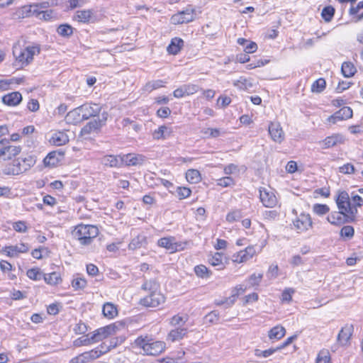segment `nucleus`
I'll use <instances>...</instances> for the list:
<instances>
[{
	"label": "nucleus",
	"instance_id": "obj_1",
	"mask_svg": "<svg viewBox=\"0 0 363 363\" xmlns=\"http://www.w3.org/2000/svg\"><path fill=\"white\" fill-rule=\"evenodd\" d=\"M339 210L347 213V220L354 222L357 214V208L363 205V199L358 195L351 194L350 196L348 193L342 191H340L335 199Z\"/></svg>",
	"mask_w": 363,
	"mask_h": 363
},
{
	"label": "nucleus",
	"instance_id": "obj_2",
	"mask_svg": "<svg viewBox=\"0 0 363 363\" xmlns=\"http://www.w3.org/2000/svg\"><path fill=\"white\" fill-rule=\"evenodd\" d=\"M142 289L148 294L140 300V304L145 307H157L165 301L164 296L160 291L159 283L155 280H147L142 286Z\"/></svg>",
	"mask_w": 363,
	"mask_h": 363
},
{
	"label": "nucleus",
	"instance_id": "obj_3",
	"mask_svg": "<svg viewBox=\"0 0 363 363\" xmlns=\"http://www.w3.org/2000/svg\"><path fill=\"white\" fill-rule=\"evenodd\" d=\"M40 48L37 45H21L20 43H16L13 46V55L16 62L21 66H27L33 60L35 55L40 53Z\"/></svg>",
	"mask_w": 363,
	"mask_h": 363
},
{
	"label": "nucleus",
	"instance_id": "obj_4",
	"mask_svg": "<svg viewBox=\"0 0 363 363\" xmlns=\"http://www.w3.org/2000/svg\"><path fill=\"white\" fill-rule=\"evenodd\" d=\"M99 233V228L94 225L79 224L72 231V237L82 245H89Z\"/></svg>",
	"mask_w": 363,
	"mask_h": 363
},
{
	"label": "nucleus",
	"instance_id": "obj_5",
	"mask_svg": "<svg viewBox=\"0 0 363 363\" xmlns=\"http://www.w3.org/2000/svg\"><path fill=\"white\" fill-rule=\"evenodd\" d=\"M134 345L136 347L142 350L143 354L146 355H158L166 349V343L164 341L153 340L147 337H138L135 340Z\"/></svg>",
	"mask_w": 363,
	"mask_h": 363
},
{
	"label": "nucleus",
	"instance_id": "obj_6",
	"mask_svg": "<svg viewBox=\"0 0 363 363\" xmlns=\"http://www.w3.org/2000/svg\"><path fill=\"white\" fill-rule=\"evenodd\" d=\"M109 348L104 345L83 352L72 358L69 363H91L95 359L99 358L102 354L106 353Z\"/></svg>",
	"mask_w": 363,
	"mask_h": 363
},
{
	"label": "nucleus",
	"instance_id": "obj_7",
	"mask_svg": "<svg viewBox=\"0 0 363 363\" xmlns=\"http://www.w3.org/2000/svg\"><path fill=\"white\" fill-rule=\"evenodd\" d=\"M196 17V10L191 6L186 8L185 10L174 14L171 17V23L174 25L188 23L193 21Z\"/></svg>",
	"mask_w": 363,
	"mask_h": 363
},
{
	"label": "nucleus",
	"instance_id": "obj_8",
	"mask_svg": "<svg viewBox=\"0 0 363 363\" xmlns=\"http://www.w3.org/2000/svg\"><path fill=\"white\" fill-rule=\"evenodd\" d=\"M9 141L6 139L0 140V144L4 146L0 148V161L10 160L17 156L21 151L20 146L9 145Z\"/></svg>",
	"mask_w": 363,
	"mask_h": 363
},
{
	"label": "nucleus",
	"instance_id": "obj_9",
	"mask_svg": "<svg viewBox=\"0 0 363 363\" xmlns=\"http://www.w3.org/2000/svg\"><path fill=\"white\" fill-rule=\"evenodd\" d=\"M157 245L161 247L165 248L171 253H174L183 250L186 247L187 242H177L174 237H164L158 240Z\"/></svg>",
	"mask_w": 363,
	"mask_h": 363
},
{
	"label": "nucleus",
	"instance_id": "obj_10",
	"mask_svg": "<svg viewBox=\"0 0 363 363\" xmlns=\"http://www.w3.org/2000/svg\"><path fill=\"white\" fill-rule=\"evenodd\" d=\"M108 114L107 113H103L101 114V118L97 120H94L89 122L86 125H84L81 130V135L82 136H87L90 134L97 133L101 127L104 125L105 122L107 120Z\"/></svg>",
	"mask_w": 363,
	"mask_h": 363
},
{
	"label": "nucleus",
	"instance_id": "obj_11",
	"mask_svg": "<svg viewBox=\"0 0 363 363\" xmlns=\"http://www.w3.org/2000/svg\"><path fill=\"white\" fill-rule=\"evenodd\" d=\"M312 219L308 213H301L293 220L294 228L299 233L305 232L312 227Z\"/></svg>",
	"mask_w": 363,
	"mask_h": 363
},
{
	"label": "nucleus",
	"instance_id": "obj_12",
	"mask_svg": "<svg viewBox=\"0 0 363 363\" xmlns=\"http://www.w3.org/2000/svg\"><path fill=\"white\" fill-rule=\"evenodd\" d=\"M257 254L255 246L250 245L245 250H240L232 256V261L234 263L241 264L247 262Z\"/></svg>",
	"mask_w": 363,
	"mask_h": 363
},
{
	"label": "nucleus",
	"instance_id": "obj_13",
	"mask_svg": "<svg viewBox=\"0 0 363 363\" xmlns=\"http://www.w3.org/2000/svg\"><path fill=\"white\" fill-rule=\"evenodd\" d=\"M117 326L115 324L109 325L106 327L100 328L91 333V340L94 342H98L102 340L113 335L116 333Z\"/></svg>",
	"mask_w": 363,
	"mask_h": 363
},
{
	"label": "nucleus",
	"instance_id": "obj_14",
	"mask_svg": "<svg viewBox=\"0 0 363 363\" xmlns=\"http://www.w3.org/2000/svg\"><path fill=\"white\" fill-rule=\"evenodd\" d=\"M259 199L262 204L267 208H273L277 203V199L273 191L266 188L259 189Z\"/></svg>",
	"mask_w": 363,
	"mask_h": 363
},
{
	"label": "nucleus",
	"instance_id": "obj_15",
	"mask_svg": "<svg viewBox=\"0 0 363 363\" xmlns=\"http://www.w3.org/2000/svg\"><path fill=\"white\" fill-rule=\"evenodd\" d=\"M24 172H26L25 166L21 158L13 160L3 169V173L7 175H18Z\"/></svg>",
	"mask_w": 363,
	"mask_h": 363
},
{
	"label": "nucleus",
	"instance_id": "obj_16",
	"mask_svg": "<svg viewBox=\"0 0 363 363\" xmlns=\"http://www.w3.org/2000/svg\"><path fill=\"white\" fill-rule=\"evenodd\" d=\"M268 131L272 140L275 143H281L284 140V133L279 122H270Z\"/></svg>",
	"mask_w": 363,
	"mask_h": 363
},
{
	"label": "nucleus",
	"instance_id": "obj_17",
	"mask_svg": "<svg viewBox=\"0 0 363 363\" xmlns=\"http://www.w3.org/2000/svg\"><path fill=\"white\" fill-rule=\"evenodd\" d=\"M199 90L198 85L192 84H183L173 92L175 98L180 99L186 96L192 95Z\"/></svg>",
	"mask_w": 363,
	"mask_h": 363
},
{
	"label": "nucleus",
	"instance_id": "obj_18",
	"mask_svg": "<svg viewBox=\"0 0 363 363\" xmlns=\"http://www.w3.org/2000/svg\"><path fill=\"white\" fill-rule=\"evenodd\" d=\"M50 6L48 1H43L38 4H33L23 7V12L26 13L27 15L38 16L42 13V11L45 9H48Z\"/></svg>",
	"mask_w": 363,
	"mask_h": 363
},
{
	"label": "nucleus",
	"instance_id": "obj_19",
	"mask_svg": "<svg viewBox=\"0 0 363 363\" xmlns=\"http://www.w3.org/2000/svg\"><path fill=\"white\" fill-rule=\"evenodd\" d=\"M353 111L350 107L345 106L335 112L333 116H330L328 121L333 124L337 121L347 120L352 117Z\"/></svg>",
	"mask_w": 363,
	"mask_h": 363
},
{
	"label": "nucleus",
	"instance_id": "obj_20",
	"mask_svg": "<svg viewBox=\"0 0 363 363\" xmlns=\"http://www.w3.org/2000/svg\"><path fill=\"white\" fill-rule=\"evenodd\" d=\"M345 143V138L341 134H333L330 136L325 138L324 140L319 142L321 147L328 149Z\"/></svg>",
	"mask_w": 363,
	"mask_h": 363
},
{
	"label": "nucleus",
	"instance_id": "obj_21",
	"mask_svg": "<svg viewBox=\"0 0 363 363\" xmlns=\"http://www.w3.org/2000/svg\"><path fill=\"white\" fill-rule=\"evenodd\" d=\"M82 116L84 120L96 116L101 111V107L96 104H86L79 106Z\"/></svg>",
	"mask_w": 363,
	"mask_h": 363
},
{
	"label": "nucleus",
	"instance_id": "obj_22",
	"mask_svg": "<svg viewBox=\"0 0 363 363\" xmlns=\"http://www.w3.org/2000/svg\"><path fill=\"white\" fill-rule=\"evenodd\" d=\"M347 213L339 210V211H333L327 217L328 221L334 225H340L345 222H350L347 218Z\"/></svg>",
	"mask_w": 363,
	"mask_h": 363
},
{
	"label": "nucleus",
	"instance_id": "obj_23",
	"mask_svg": "<svg viewBox=\"0 0 363 363\" xmlns=\"http://www.w3.org/2000/svg\"><path fill=\"white\" fill-rule=\"evenodd\" d=\"M173 133L172 128L167 125H161L152 133V138L155 140H166L171 137Z\"/></svg>",
	"mask_w": 363,
	"mask_h": 363
},
{
	"label": "nucleus",
	"instance_id": "obj_24",
	"mask_svg": "<svg viewBox=\"0 0 363 363\" xmlns=\"http://www.w3.org/2000/svg\"><path fill=\"white\" fill-rule=\"evenodd\" d=\"M50 143L56 146L64 145L69 142V137L64 131H56L49 139Z\"/></svg>",
	"mask_w": 363,
	"mask_h": 363
},
{
	"label": "nucleus",
	"instance_id": "obj_25",
	"mask_svg": "<svg viewBox=\"0 0 363 363\" xmlns=\"http://www.w3.org/2000/svg\"><path fill=\"white\" fill-rule=\"evenodd\" d=\"M353 327L351 325H345L340 331L337 336V341L341 345H346L352 335Z\"/></svg>",
	"mask_w": 363,
	"mask_h": 363
},
{
	"label": "nucleus",
	"instance_id": "obj_26",
	"mask_svg": "<svg viewBox=\"0 0 363 363\" xmlns=\"http://www.w3.org/2000/svg\"><path fill=\"white\" fill-rule=\"evenodd\" d=\"M247 288V286L244 284L235 286L231 291V296L226 298L225 301H223V303H227L229 306L233 305L235 302L237 298L240 295L242 294Z\"/></svg>",
	"mask_w": 363,
	"mask_h": 363
},
{
	"label": "nucleus",
	"instance_id": "obj_27",
	"mask_svg": "<svg viewBox=\"0 0 363 363\" xmlns=\"http://www.w3.org/2000/svg\"><path fill=\"white\" fill-rule=\"evenodd\" d=\"M144 160L145 157L143 155L133 153L125 155L121 157V161L128 166L141 164Z\"/></svg>",
	"mask_w": 363,
	"mask_h": 363
},
{
	"label": "nucleus",
	"instance_id": "obj_28",
	"mask_svg": "<svg viewBox=\"0 0 363 363\" xmlns=\"http://www.w3.org/2000/svg\"><path fill=\"white\" fill-rule=\"evenodd\" d=\"M28 247L24 243H20L16 245L6 247L4 250L6 255L9 257H16L20 253L28 252Z\"/></svg>",
	"mask_w": 363,
	"mask_h": 363
},
{
	"label": "nucleus",
	"instance_id": "obj_29",
	"mask_svg": "<svg viewBox=\"0 0 363 363\" xmlns=\"http://www.w3.org/2000/svg\"><path fill=\"white\" fill-rule=\"evenodd\" d=\"M22 101V95L18 91H14L4 95L2 101L4 104L10 106H17Z\"/></svg>",
	"mask_w": 363,
	"mask_h": 363
},
{
	"label": "nucleus",
	"instance_id": "obj_30",
	"mask_svg": "<svg viewBox=\"0 0 363 363\" xmlns=\"http://www.w3.org/2000/svg\"><path fill=\"white\" fill-rule=\"evenodd\" d=\"M187 333V329L185 328H177L171 330L167 336V340L172 342L182 340Z\"/></svg>",
	"mask_w": 363,
	"mask_h": 363
},
{
	"label": "nucleus",
	"instance_id": "obj_31",
	"mask_svg": "<svg viewBox=\"0 0 363 363\" xmlns=\"http://www.w3.org/2000/svg\"><path fill=\"white\" fill-rule=\"evenodd\" d=\"M73 18L80 23H89L94 18V11L91 9L77 11Z\"/></svg>",
	"mask_w": 363,
	"mask_h": 363
},
{
	"label": "nucleus",
	"instance_id": "obj_32",
	"mask_svg": "<svg viewBox=\"0 0 363 363\" xmlns=\"http://www.w3.org/2000/svg\"><path fill=\"white\" fill-rule=\"evenodd\" d=\"M66 121L68 123L76 124L84 120L82 116L79 107L69 111L66 116Z\"/></svg>",
	"mask_w": 363,
	"mask_h": 363
},
{
	"label": "nucleus",
	"instance_id": "obj_33",
	"mask_svg": "<svg viewBox=\"0 0 363 363\" xmlns=\"http://www.w3.org/2000/svg\"><path fill=\"white\" fill-rule=\"evenodd\" d=\"M43 279L46 284L51 286H56L62 283V279L61 274L54 272L49 274H44Z\"/></svg>",
	"mask_w": 363,
	"mask_h": 363
},
{
	"label": "nucleus",
	"instance_id": "obj_34",
	"mask_svg": "<svg viewBox=\"0 0 363 363\" xmlns=\"http://www.w3.org/2000/svg\"><path fill=\"white\" fill-rule=\"evenodd\" d=\"M166 84V81H163L161 79L150 81L147 82L143 87V91L144 92L150 93L153 90L164 87Z\"/></svg>",
	"mask_w": 363,
	"mask_h": 363
},
{
	"label": "nucleus",
	"instance_id": "obj_35",
	"mask_svg": "<svg viewBox=\"0 0 363 363\" xmlns=\"http://www.w3.org/2000/svg\"><path fill=\"white\" fill-rule=\"evenodd\" d=\"M286 334L285 328L280 325H277L272 328L268 333V337L270 340H279L281 339Z\"/></svg>",
	"mask_w": 363,
	"mask_h": 363
},
{
	"label": "nucleus",
	"instance_id": "obj_36",
	"mask_svg": "<svg viewBox=\"0 0 363 363\" xmlns=\"http://www.w3.org/2000/svg\"><path fill=\"white\" fill-rule=\"evenodd\" d=\"M184 45V41L179 38H174L167 47V51L172 55H177Z\"/></svg>",
	"mask_w": 363,
	"mask_h": 363
},
{
	"label": "nucleus",
	"instance_id": "obj_37",
	"mask_svg": "<svg viewBox=\"0 0 363 363\" xmlns=\"http://www.w3.org/2000/svg\"><path fill=\"white\" fill-rule=\"evenodd\" d=\"M147 243V238L143 234H140L133 238L128 245L130 250H136L140 248Z\"/></svg>",
	"mask_w": 363,
	"mask_h": 363
},
{
	"label": "nucleus",
	"instance_id": "obj_38",
	"mask_svg": "<svg viewBox=\"0 0 363 363\" xmlns=\"http://www.w3.org/2000/svg\"><path fill=\"white\" fill-rule=\"evenodd\" d=\"M102 312L104 315L108 319L113 318L118 314L116 306L111 303H106L104 305Z\"/></svg>",
	"mask_w": 363,
	"mask_h": 363
},
{
	"label": "nucleus",
	"instance_id": "obj_39",
	"mask_svg": "<svg viewBox=\"0 0 363 363\" xmlns=\"http://www.w3.org/2000/svg\"><path fill=\"white\" fill-rule=\"evenodd\" d=\"M186 179L191 184H198L201 180V176L199 170L191 169L186 172Z\"/></svg>",
	"mask_w": 363,
	"mask_h": 363
},
{
	"label": "nucleus",
	"instance_id": "obj_40",
	"mask_svg": "<svg viewBox=\"0 0 363 363\" xmlns=\"http://www.w3.org/2000/svg\"><path fill=\"white\" fill-rule=\"evenodd\" d=\"M342 73L345 77H352L357 72L354 65L350 62H345L341 67Z\"/></svg>",
	"mask_w": 363,
	"mask_h": 363
},
{
	"label": "nucleus",
	"instance_id": "obj_41",
	"mask_svg": "<svg viewBox=\"0 0 363 363\" xmlns=\"http://www.w3.org/2000/svg\"><path fill=\"white\" fill-rule=\"evenodd\" d=\"M262 278V273H253L245 280L246 285L248 288L257 286L259 285Z\"/></svg>",
	"mask_w": 363,
	"mask_h": 363
},
{
	"label": "nucleus",
	"instance_id": "obj_42",
	"mask_svg": "<svg viewBox=\"0 0 363 363\" xmlns=\"http://www.w3.org/2000/svg\"><path fill=\"white\" fill-rule=\"evenodd\" d=\"M208 262L212 266L218 267L219 269L224 268L222 253H220V252L214 253L211 257H209Z\"/></svg>",
	"mask_w": 363,
	"mask_h": 363
},
{
	"label": "nucleus",
	"instance_id": "obj_43",
	"mask_svg": "<svg viewBox=\"0 0 363 363\" xmlns=\"http://www.w3.org/2000/svg\"><path fill=\"white\" fill-rule=\"evenodd\" d=\"M101 163L107 167H116L119 165L120 160L113 155H106L101 159Z\"/></svg>",
	"mask_w": 363,
	"mask_h": 363
},
{
	"label": "nucleus",
	"instance_id": "obj_44",
	"mask_svg": "<svg viewBox=\"0 0 363 363\" xmlns=\"http://www.w3.org/2000/svg\"><path fill=\"white\" fill-rule=\"evenodd\" d=\"M28 277L33 281H39L43 278L44 274L38 267L30 269L26 273Z\"/></svg>",
	"mask_w": 363,
	"mask_h": 363
},
{
	"label": "nucleus",
	"instance_id": "obj_45",
	"mask_svg": "<svg viewBox=\"0 0 363 363\" xmlns=\"http://www.w3.org/2000/svg\"><path fill=\"white\" fill-rule=\"evenodd\" d=\"M21 79H0V92L9 90L13 83L19 84Z\"/></svg>",
	"mask_w": 363,
	"mask_h": 363
},
{
	"label": "nucleus",
	"instance_id": "obj_46",
	"mask_svg": "<svg viewBox=\"0 0 363 363\" xmlns=\"http://www.w3.org/2000/svg\"><path fill=\"white\" fill-rule=\"evenodd\" d=\"M325 80L323 78H320L311 85V91L313 93H320L325 89Z\"/></svg>",
	"mask_w": 363,
	"mask_h": 363
},
{
	"label": "nucleus",
	"instance_id": "obj_47",
	"mask_svg": "<svg viewBox=\"0 0 363 363\" xmlns=\"http://www.w3.org/2000/svg\"><path fill=\"white\" fill-rule=\"evenodd\" d=\"M86 286V281L84 278L81 277L79 275L74 277L72 281V286L75 290L83 289Z\"/></svg>",
	"mask_w": 363,
	"mask_h": 363
},
{
	"label": "nucleus",
	"instance_id": "obj_48",
	"mask_svg": "<svg viewBox=\"0 0 363 363\" xmlns=\"http://www.w3.org/2000/svg\"><path fill=\"white\" fill-rule=\"evenodd\" d=\"M277 351L276 348H269L265 350H261L259 349H255L254 350V354L258 358H267L274 354Z\"/></svg>",
	"mask_w": 363,
	"mask_h": 363
},
{
	"label": "nucleus",
	"instance_id": "obj_49",
	"mask_svg": "<svg viewBox=\"0 0 363 363\" xmlns=\"http://www.w3.org/2000/svg\"><path fill=\"white\" fill-rule=\"evenodd\" d=\"M57 32L62 37H69L73 33V28L69 25L62 24L57 28Z\"/></svg>",
	"mask_w": 363,
	"mask_h": 363
},
{
	"label": "nucleus",
	"instance_id": "obj_50",
	"mask_svg": "<svg viewBox=\"0 0 363 363\" xmlns=\"http://www.w3.org/2000/svg\"><path fill=\"white\" fill-rule=\"evenodd\" d=\"M204 137L207 138H218L220 135V130L218 128H206L201 130Z\"/></svg>",
	"mask_w": 363,
	"mask_h": 363
},
{
	"label": "nucleus",
	"instance_id": "obj_51",
	"mask_svg": "<svg viewBox=\"0 0 363 363\" xmlns=\"http://www.w3.org/2000/svg\"><path fill=\"white\" fill-rule=\"evenodd\" d=\"M235 86L239 89L245 90L252 87V84L245 77H240L239 79L233 82Z\"/></svg>",
	"mask_w": 363,
	"mask_h": 363
},
{
	"label": "nucleus",
	"instance_id": "obj_52",
	"mask_svg": "<svg viewBox=\"0 0 363 363\" xmlns=\"http://www.w3.org/2000/svg\"><path fill=\"white\" fill-rule=\"evenodd\" d=\"M334 13L335 9L332 6H326L322 10L321 16L326 22H330L333 18Z\"/></svg>",
	"mask_w": 363,
	"mask_h": 363
},
{
	"label": "nucleus",
	"instance_id": "obj_53",
	"mask_svg": "<svg viewBox=\"0 0 363 363\" xmlns=\"http://www.w3.org/2000/svg\"><path fill=\"white\" fill-rule=\"evenodd\" d=\"M329 211L330 208L326 204L316 203L313 206V211L318 216H323L328 213Z\"/></svg>",
	"mask_w": 363,
	"mask_h": 363
},
{
	"label": "nucleus",
	"instance_id": "obj_54",
	"mask_svg": "<svg viewBox=\"0 0 363 363\" xmlns=\"http://www.w3.org/2000/svg\"><path fill=\"white\" fill-rule=\"evenodd\" d=\"M194 272L196 274L201 278H207L209 277V272L208 268L204 265H198L195 267Z\"/></svg>",
	"mask_w": 363,
	"mask_h": 363
},
{
	"label": "nucleus",
	"instance_id": "obj_55",
	"mask_svg": "<svg viewBox=\"0 0 363 363\" xmlns=\"http://www.w3.org/2000/svg\"><path fill=\"white\" fill-rule=\"evenodd\" d=\"M340 234L342 238L350 239L354 236V230L353 227L350 225H346L342 228Z\"/></svg>",
	"mask_w": 363,
	"mask_h": 363
},
{
	"label": "nucleus",
	"instance_id": "obj_56",
	"mask_svg": "<svg viewBox=\"0 0 363 363\" xmlns=\"http://www.w3.org/2000/svg\"><path fill=\"white\" fill-rule=\"evenodd\" d=\"M235 184L234 179L230 177H225L217 180V185L222 187L232 186Z\"/></svg>",
	"mask_w": 363,
	"mask_h": 363
},
{
	"label": "nucleus",
	"instance_id": "obj_57",
	"mask_svg": "<svg viewBox=\"0 0 363 363\" xmlns=\"http://www.w3.org/2000/svg\"><path fill=\"white\" fill-rule=\"evenodd\" d=\"M204 319L206 323H216L219 320V313L216 311H211L205 316Z\"/></svg>",
	"mask_w": 363,
	"mask_h": 363
},
{
	"label": "nucleus",
	"instance_id": "obj_58",
	"mask_svg": "<svg viewBox=\"0 0 363 363\" xmlns=\"http://www.w3.org/2000/svg\"><path fill=\"white\" fill-rule=\"evenodd\" d=\"M279 275V267L277 264H272L269 266L267 272V276L269 279H276Z\"/></svg>",
	"mask_w": 363,
	"mask_h": 363
},
{
	"label": "nucleus",
	"instance_id": "obj_59",
	"mask_svg": "<svg viewBox=\"0 0 363 363\" xmlns=\"http://www.w3.org/2000/svg\"><path fill=\"white\" fill-rule=\"evenodd\" d=\"M241 212L238 210L230 212L226 216V220L229 223L237 221L241 218Z\"/></svg>",
	"mask_w": 363,
	"mask_h": 363
},
{
	"label": "nucleus",
	"instance_id": "obj_60",
	"mask_svg": "<svg viewBox=\"0 0 363 363\" xmlns=\"http://www.w3.org/2000/svg\"><path fill=\"white\" fill-rule=\"evenodd\" d=\"M13 228L18 233H26L28 230L26 223L21 220L13 223Z\"/></svg>",
	"mask_w": 363,
	"mask_h": 363
},
{
	"label": "nucleus",
	"instance_id": "obj_61",
	"mask_svg": "<svg viewBox=\"0 0 363 363\" xmlns=\"http://www.w3.org/2000/svg\"><path fill=\"white\" fill-rule=\"evenodd\" d=\"M177 193L179 199H184L191 195V191L187 187H178Z\"/></svg>",
	"mask_w": 363,
	"mask_h": 363
},
{
	"label": "nucleus",
	"instance_id": "obj_62",
	"mask_svg": "<svg viewBox=\"0 0 363 363\" xmlns=\"http://www.w3.org/2000/svg\"><path fill=\"white\" fill-rule=\"evenodd\" d=\"M54 17H55V13L54 11L47 9L42 11V13H40V15L38 16V18L45 21H49Z\"/></svg>",
	"mask_w": 363,
	"mask_h": 363
},
{
	"label": "nucleus",
	"instance_id": "obj_63",
	"mask_svg": "<svg viewBox=\"0 0 363 363\" xmlns=\"http://www.w3.org/2000/svg\"><path fill=\"white\" fill-rule=\"evenodd\" d=\"M86 0H69L67 2V8L69 9H74L77 7H81L86 3Z\"/></svg>",
	"mask_w": 363,
	"mask_h": 363
},
{
	"label": "nucleus",
	"instance_id": "obj_64",
	"mask_svg": "<svg viewBox=\"0 0 363 363\" xmlns=\"http://www.w3.org/2000/svg\"><path fill=\"white\" fill-rule=\"evenodd\" d=\"M315 363H330V357L327 352H320L316 359Z\"/></svg>",
	"mask_w": 363,
	"mask_h": 363
}]
</instances>
